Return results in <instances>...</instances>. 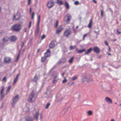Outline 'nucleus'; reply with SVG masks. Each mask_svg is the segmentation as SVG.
Returning <instances> with one entry per match:
<instances>
[{
	"label": "nucleus",
	"mask_w": 121,
	"mask_h": 121,
	"mask_svg": "<svg viewBox=\"0 0 121 121\" xmlns=\"http://www.w3.org/2000/svg\"><path fill=\"white\" fill-rule=\"evenodd\" d=\"M34 91L33 90L32 91L28 99V102H34L35 100V98H34L35 94L34 93Z\"/></svg>",
	"instance_id": "nucleus-2"
},
{
	"label": "nucleus",
	"mask_w": 121,
	"mask_h": 121,
	"mask_svg": "<svg viewBox=\"0 0 121 121\" xmlns=\"http://www.w3.org/2000/svg\"><path fill=\"white\" fill-rule=\"evenodd\" d=\"M50 103H48L46 104V106L45 107V108L46 109L48 108L49 106L50 105Z\"/></svg>",
	"instance_id": "nucleus-30"
},
{
	"label": "nucleus",
	"mask_w": 121,
	"mask_h": 121,
	"mask_svg": "<svg viewBox=\"0 0 121 121\" xmlns=\"http://www.w3.org/2000/svg\"><path fill=\"white\" fill-rule=\"evenodd\" d=\"M2 81H4L5 82H7V79L5 77H4L2 79Z\"/></svg>",
	"instance_id": "nucleus-33"
},
{
	"label": "nucleus",
	"mask_w": 121,
	"mask_h": 121,
	"mask_svg": "<svg viewBox=\"0 0 121 121\" xmlns=\"http://www.w3.org/2000/svg\"><path fill=\"white\" fill-rule=\"evenodd\" d=\"M4 44V43H2L0 42V47H2Z\"/></svg>",
	"instance_id": "nucleus-41"
},
{
	"label": "nucleus",
	"mask_w": 121,
	"mask_h": 121,
	"mask_svg": "<svg viewBox=\"0 0 121 121\" xmlns=\"http://www.w3.org/2000/svg\"><path fill=\"white\" fill-rule=\"evenodd\" d=\"M108 47V51L109 52H110L111 51V49L110 47L109 46Z\"/></svg>",
	"instance_id": "nucleus-50"
},
{
	"label": "nucleus",
	"mask_w": 121,
	"mask_h": 121,
	"mask_svg": "<svg viewBox=\"0 0 121 121\" xmlns=\"http://www.w3.org/2000/svg\"><path fill=\"white\" fill-rule=\"evenodd\" d=\"M74 57L73 56L72 57L71 59L69 60H73L74 59Z\"/></svg>",
	"instance_id": "nucleus-45"
},
{
	"label": "nucleus",
	"mask_w": 121,
	"mask_h": 121,
	"mask_svg": "<svg viewBox=\"0 0 121 121\" xmlns=\"http://www.w3.org/2000/svg\"><path fill=\"white\" fill-rule=\"evenodd\" d=\"M67 81V80L65 78V79L63 80L62 81V83H65Z\"/></svg>",
	"instance_id": "nucleus-29"
},
{
	"label": "nucleus",
	"mask_w": 121,
	"mask_h": 121,
	"mask_svg": "<svg viewBox=\"0 0 121 121\" xmlns=\"http://www.w3.org/2000/svg\"><path fill=\"white\" fill-rule=\"evenodd\" d=\"M4 60H11V59L9 57H5L4 59Z\"/></svg>",
	"instance_id": "nucleus-25"
},
{
	"label": "nucleus",
	"mask_w": 121,
	"mask_h": 121,
	"mask_svg": "<svg viewBox=\"0 0 121 121\" xmlns=\"http://www.w3.org/2000/svg\"><path fill=\"white\" fill-rule=\"evenodd\" d=\"M30 118H26V121H30Z\"/></svg>",
	"instance_id": "nucleus-43"
},
{
	"label": "nucleus",
	"mask_w": 121,
	"mask_h": 121,
	"mask_svg": "<svg viewBox=\"0 0 121 121\" xmlns=\"http://www.w3.org/2000/svg\"><path fill=\"white\" fill-rule=\"evenodd\" d=\"M92 1L93 2H94L95 4H96L97 2L95 0H92Z\"/></svg>",
	"instance_id": "nucleus-51"
},
{
	"label": "nucleus",
	"mask_w": 121,
	"mask_h": 121,
	"mask_svg": "<svg viewBox=\"0 0 121 121\" xmlns=\"http://www.w3.org/2000/svg\"><path fill=\"white\" fill-rule=\"evenodd\" d=\"M54 5V3L52 1H50L47 4V6L49 8H50L52 7Z\"/></svg>",
	"instance_id": "nucleus-7"
},
{
	"label": "nucleus",
	"mask_w": 121,
	"mask_h": 121,
	"mask_svg": "<svg viewBox=\"0 0 121 121\" xmlns=\"http://www.w3.org/2000/svg\"><path fill=\"white\" fill-rule=\"evenodd\" d=\"M40 50V49H38V50H37V53L38 52H39Z\"/></svg>",
	"instance_id": "nucleus-61"
},
{
	"label": "nucleus",
	"mask_w": 121,
	"mask_h": 121,
	"mask_svg": "<svg viewBox=\"0 0 121 121\" xmlns=\"http://www.w3.org/2000/svg\"><path fill=\"white\" fill-rule=\"evenodd\" d=\"M75 48V47H73L72 46H70V50H71L72 49H74Z\"/></svg>",
	"instance_id": "nucleus-40"
},
{
	"label": "nucleus",
	"mask_w": 121,
	"mask_h": 121,
	"mask_svg": "<svg viewBox=\"0 0 121 121\" xmlns=\"http://www.w3.org/2000/svg\"><path fill=\"white\" fill-rule=\"evenodd\" d=\"M38 79V78L37 77V74H36L33 79H32V81L34 82H36L37 81Z\"/></svg>",
	"instance_id": "nucleus-16"
},
{
	"label": "nucleus",
	"mask_w": 121,
	"mask_h": 121,
	"mask_svg": "<svg viewBox=\"0 0 121 121\" xmlns=\"http://www.w3.org/2000/svg\"><path fill=\"white\" fill-rule=\"evenodd\" d=\"M45 35H42V36L41 37V39H44L45 38Z\"/></svg>",
	"instance_id": "nucleus-38"
},
{
	"label": "nucleus",
	"mask_w": 121,
	"mask_h": 121,
	"mask_svg": "<svg viewBox=\"0 0 121 121\" xmlns=\"http://www.w3.org/2000/svg\"><path fill=\"white\" fill-rule=\"evenodd\" d=\"M18 79H17L16 78H15V79H14V81H13V85L15 84L16 83Z\"/></svg>",
	"instance_id": "nucleus-26"
},
{
	"label": "nucleus",
	"mask_w": 121,
	"mask_h": 121,
	"mask_svg": "<svg viewBox=\"0 0 121 121\" xmlns=\"http://www.w3.org/2000/svg\"><path fill=\"white\" fill-rule=\"evenodd\" d=\"M27 28H24V30H25V32H26V30H27Z\"/></svg>",
	"instance_id": "nucleus-53"
},
{
	"label": "nucleus",
	"mask_w": 121,
	"mask_h": 121,
	"mask_svg": "<svg viewBox=\"0 0 121 121\" xmlns=\"http://www.w3.org/2000/svg\"><path fill=\"white\" fill-rule=\"evenodd\" d=\"M71 18V15L69 14H68L65 16L64 18V21L67 24L69 23Z\"/></svg>",
	"instance_id": "nucleus-3"
},
{
	"label": "nucleus",
	"mask_w": 121,
	"mask_h": 121,
	"mask_svg": "<svg viewBox=\"0 0 121 121\" xmlns=\"http://www.w3.org/2000/svg\"><path fill=\"white\" fill-rule=\"evenodd\" d=\"M31 8H30V12H31Z\"/></svg>",
	"instance_id": "nucleus-63"
},
{
	"label": "nucleus",
	"mask_w": 121,
	"mask_h": 121,
	"mask_svg": "<svg viewBox=\"0 0 121 121\" xmlns=\"http://www.w3.org/2000/svg\"><path fill=\"white\" fill-rule=\"evenodd\" d=\"M9 40L11 41L14 42L16 41L17 39V37L16 36L14 35L12 36L9 37Z\"/></svg>",
	"instance_id": "nucleus-9"
},
{
	"label": "nucleus",
	"mask_w": 121,
	"mask_h": 121,
	"mask_svg": "<svg viewBox=\"0 0 121 121\" xmlns=\"http://www.w3.org/2000/svg\"><path fill=\"white\" fill-rule=\"evenodd\" d=\"M56 1L57 2L56 3L59 5H62L63 4V2L62 0H56Z\"/></svg>",
	"instance_id": "nucleus-18"
},
{
	"label": "nucleus",
	"mask_w": 121,
	"mask_h": 121,
	"mask_svg": "<svg viewBox=\"0 0 121 121\" xmlns=\"http://www.w3.org/2000/svg\"><path fill=\"white\" fill-rule=\"evenodd\" d=\"M20 75L19 74H17L16 75V77L15 78H16L18 79V77H19V76Z\"/></svg>",
	"instance_id": "nucleus-42"
},
{
	"label": "nucleus",
	"mask_w": 121,
	"mask_h": 121,
	"mask_svg": "<svg viewBox=\"0 0 121 121\" xmlns=\"http://www.w3.org/2000/svg\"><path fill=\"white\" fill-rule=\"evenodd\" d=\"M117 34L119 35L121 33V32L120 31H119L118 30H117Z\"/></svg>",
	"instance_id": "nucleus-46"
},
{
	"label": "nucleus",
	"mask_w": 121,
	"mask_h": 121,
	"mask_svg": "<svg viewBox=\"0 0 121 121\" xmlns=\"http://www.w3.org/2000/svg\"><path fill=\"white\" fill-rule=\"evenodd\" d=\"M58 23V21H57L56 22V24L55 26L56 27L57 26Z\"/></svg>",
	"instance_id": "nucleus-39"
},
{
	"label": "nucleus",
	"mask_w": 121,
	"mask_h": 121,
	"mask_svg": "<svg viewBox=\"0 0 121 121\" xmlns=\"http://www.w3.org/2000/svg\"><path fill=\"white\" fill-rule=\"evenodd\" d=\"M22 26L20 24H16L13 26L11 27L13 31L19 32L22 29Z\"/></svg>",
	"instance_id": "nucleus-1"
},
{
	"label": "nucleus",
	"mask_w": 121,
	"mask_h": 121,
	"mask_svg": "<svg viewBox=\"0 0 121 121\" xmlns=\"http://www.w3.org/2000/svg\"><path fill=\"white\" fill-rule=\"evenodd\" d=\"M72 33L71 31L69 30H67L64 32V35L66 37L69 36Z\"/></svg>",
	"instance_id": "nucleus-5"
},
{
	"label": "nucleus",
	"mask_w": 121,
	"mask_h": 121,
	"mask_svg": "<svg viewBox=\"0 0 121 121\" xmlns=\"http://www.w3.org/2000/svg\"><path fill=\"white\" fill-rule=\"evenodd\" d=\"M34 12H33L32 13V17H31V18L32 19H33L34 18Z\"/></svg>",
	"instance_id": "nucleus-37"
},
{
	"label": "nucleus",
	"mask_w": 121,
	"mask_h": 121,
	"mask_svg": "<svg viewBox=\"0 0 121 121\" xmlns=\"http://www.w3.org/2000/svg\"><path fill=\"white\" fill-rule=\"evenodd\" d=\"M93 50L94 52L97 53H99L100 52V49L97 47H94L93 48Z\"/></svg>",
	"instance_id": "nucleus-12"
},
{
	"label": "nucleus",
	"mask_w": 121,
	"mask_h": 121,
	"mask_svg": "<svg viewBox=\"0 0 121 121\" xmlns=\"http://www.w3.org/2000/svg\"><path fill=\"white\" fill-rule=\"evenodd\" d=\"M110 121H115V120L113 119H111Z\"/></svg>",
	"instance_id": "nucleus-59"
},
{
	"label": "nucleus",
	"mask_w": 121,
	"mask_h": 121,
	"mask_svg": "<svg viewBox=\"0 0 121 121\" xmlns=\"http://www.w3.org/2000/svg\"><path fill=\"white\" fill-rule=\"evenodd\" d=\"M38 16V22L37 23L38 26L37 28V29L35 31V33L37 34H38L39 33V30L38 29L39 27V24L40 23V15H39V16Z\"/></svg>",
	"instance_id": "nucleus-8"
},
{
	"label": "nucleus",
	"mask_w": 121,
	"mask_h": 121,
	"mask_svg": "<svg viewBox=\"0 0 121 121\" xmlns=\"http://www.w3.org/2000/svg\"><path fill=\"white\" fill-rule=\"evenodd\" d=\"M99 30L98 32H97L96 31H94V32L95 34H97L99 32Z\"/></svg>",
	"instance_id": "nucleus-58"
},
{
	"label": "nucleus",
	"mask_w": 121,
	"mask_h": 121,
	"mask_svg": "<svg viewBox=\"0 0 121 121\" xmlns=\"http://www.w3.org/2000/svg\"><path fill=\"white\" fill-rule=\"evenodd\" d=\"M4 87H3L2 88V89L1 91L0 94H3V93L4 92Z\"/></svg>",
	"instance_id": "nucleus-35"
},
{
	"label": "nucleus",
	"mask_w": 121,
	"mask_h": 121,
	"mask_svg": "<svg viewBox=\"0 0 121 121\" xmlns=\"http://www.w3.org/2000/svg\"><path fill=\"white\" fill-rule=\"evenodd\" d=\"M62 30V28L61 26H60V27H59L57 29L56 31V33L57 34H59L61 32Z\"/></svg>",
	"instance_id": "nucleus-20"
},
{
	"label": "nucleus",
	"mask_w": 121,
	"mask_h": 121,
	"mask_svg": "<svg viewBox=\"0 0 121 121\" xmlns=\"http://www.w3.org/2000/svg\"><path fill=\"white\" fill-rule=\"evenodd\" d=\"M101 55H100L99 56H97V58H100L101 57Z\"/></svg>",
	"instance_id": "nucleus-49"
},
{
	"label": "nucleus",
	"mask_w": 121,
	"mask_h": 121,
	"mask_svg": "<svg viewBox=\"0 0 121 121\" xmlns=\"http://www.w3.org/2000/svg\"><path fill=\"white\" fill-rule=\"evenodd\" d=\"M47 57H46V56H45L44 55V57H42V60H46V58Z\"/></svg>",
	"instance_id": "nucleus-32"
},
{
	"label": "nucleus",
	"mask_w": 121,
	"mask_h": 121,
	"mask_svg": "<svg viewBox=\"0 0 121 121\" xmlns=\"http://www.w3.org/2000/svg\"><path fill=\"white\" fill-rule=\"evenodd\" d=\"M30 0H29V2H28V4L29 5L30 4Z\"/></svg>",
	"instance_id": "nucleus-62"
},
{
	"label": "nucleus",
	"mask_w": 121,
	"mask_h": 121,
	"mask_svg": "<svg viewBox=\"0 0 121 121\" xmlns=\"http://www.w3.org/2000/svg\"><path fill=\"white\" fill-rule=\"evenodd\" d=\"M65 73L64 72V73H63L61 75L62 76V77H63L65 75Z\"/></svg>",
	"instance_id": "nucleus-57"
},
{
	"label": "nucleus",
	"mask_w": 121,
	"mask_h": 121,
	"mask_svg": "<svg viewBox=\"0 0 121 121\" xmlns=\"http://www.w3.org/2000/svg\"><path fill=\"white\" fill-rule=\"evenodd\" d=\"M73 61H69V63H71Z\"/></svg>",
	"instance_id": "nucleus-60"
},
{
	"label": "nucleus",
	"mask_w": 121,
	"mask_h": 121,
	"mask_svg": "<svg viewBox=\"0 0 121 121\" xmlns=\"http://www.w3.org/2000/svg\"><path fill=\"white\" fill-rule=\"evenodd\" d=\"M105 100L108 104H112V99L108 97H107L105 98Z\"/></svg>",
	"instance_id": "nucleus-11"
},
{
	"label": "nucleus",
	"mask_w": 121,
	"mask_h": 121,
	"mask_svg": "<svg viewBox=\"0 0 121 121\" xmlns=\"http://www.w3.org/2000/svg\"><path fill=\"white\" fill-rule=\"evenodd\" d=\"M85 51V49H82L80 50H79L78 51V53H82L83 52H84Z\"/></svg>",
	"instance_id": "nucleus-27"
},
{
	"label": "nucleus",
	"mask_w": 121,
	"mask_h": 121,
	"mask_svg": "<svg viewBox=\"0 0 121 121\" xmlns=\"http://www.w3.org/2000/svg\"><path fill=\"white\" fill-rule=\"evenodd\" d=\"M19 54L18 56H17V59H16L17 60H18V57H19Z\"/></svg>",
	"instance_id": "nucleus-52"
},
{
	"label": "nucleus",
	"mask_w": 121,
	"mask_h": 121,
	"mask_svg": "<svg viewBox=\"0 0 121 121\" xmlns=\"http://www.w3.org/2000/svg\"><path fill=\"white\" fill-rule=\"evenodd\" d=\"M51 52L49 49L47 50L46 52L44 53V55L46 57L49 56L50 55Z\"/></svg>",
	"instance_id": "nucleus-10"
},
{
	"label": "nucleus",
	"mask_w": 121,
	"mask_h": 121,
	"mask_svg": "<svg viewBox=\"0 0 121 121\" xmlns=\"http://www.w3.org/2000/svg\"><path fill=\"white\" fill-rule=\"evenodd\" d=\"M92 48H90L85 53V54L86 55H88L89 53H90L92 51Z\"/></svg>",
	"instance_id": "nucleus-15"
},
{
	"label": "nucleus",
	"mask_w": 121,
	"mask_h": 121,
	"mask_svg": "<svg viewBox=\"0 0 121 121\" xmlns=\"http://www.w3.org/2000/svg\"><path fill=\"white\" fill-rule=\"evenodd\" d=\"M31 22H29V28H30V27H31Z\"/></svg>",
	"instance_id": "nucleus-47"
},
{
	"label": "nucleus",
	"mask_w": 121,
	"mask_h": 121,
	"mask_svg": "<svg viewBox=\"0 0 121 121\" xmlns=\"http://www.w3.org/2000/svg\"><path fill=\"white\" fill-rule=\"evenodd\" d=\"M105 44L106 45L108 46L109 47V46H108V42L107 41H105Z\"/></svg>",
	"instance_id": "nucleus-44"
},
{
	"label": "nucleus",
	"mask_w": 121,
	"mask_h": 121,
	"mask_svg": "<svg viewBox=\"0 0 121 121\" xmlns=\"http://www.w3.org/2000/svg\"><path fill=\"white\" fill-rule=\"evenodd\" d=\"M9 37L8 36H6L3 38V42H7L9 41Z\"/></svg>",
	"instance_id": "nucleus-13"
},
{
	"label": "nucleus",
	"mask_w": 121,
	"mask_h": 121,
	"mask_svg": "<svg viewBox=\"0 0 121 121\" xmlns=\"http://www.w3.org/2000/svg\"><path fill=\"white\" fill-rule=\"evenodd\" d=\"M20 17V16L19 15L16 14V15H14L13 17V19L15 20H19Z\"/></svg>",
	"instance_id": "nucleus-14"
},
{
	"label": "nucleus",
	"mask_w": 121,
	"mask_h": 121,
	"mask_svg": "<svg viewBox=\"0 0 121 121\" xmlns=\"http://www.w3.org/2000/svg\"><path fill=\"white\" fill-rule=\"evenodd\" d=\"M24 43L23 42H22V45L21 46V48L24 46Z\"/></svg>",
	"instance_id": "nucleus-56"
},
{
	"label": "nucleus",
	"mask_w": 121,
	"mask_h": 121,
	"mask_svg": "<svg viewBox=\"0 0 121 121\" xmlns=\"http://www.w3.org/2000/svg\"><path fill=\"white\" fill-rule=\"evenodd\" d=\"M58 79L57 76L56 75L53 78V83H54L55 82L57 81Z\"/></svg>",
	"instance_id": "nucleus-21"
},
{
	"label": "nucleus",
	"mask_w": 121,
	"mask_h": 121,
	"mask_svg": "<svg viewBox=\"0 0 121 121\" xmlns=\"http://www.w3.org/2000/svg\"><path fill=\"white\" fill-rule=\"evenodd\" d=\"M11 86H9L8 87L6 91V95H7L8 94V92H9L10 90V89L11 88Z\"/></svg>",
	"instance_id": "nucleus-23"
},
{
	"label": "nucleus",
	"mask_w": 121,
	"mask_h": 121,
	"mask_svg": "<svg viewBox=\"0 0 121 121\" xmlns=\"http://www.w3.org/2000/svg\"><path fill=\"white\" fill-rule=\"evenodd\" d=\"M93 23V21L92 19H91L89 21V23L87 26L89 28H91L92 26V24Z\"/></svg>",
	"instance_id": "nucleus-19"
},
{
	"label": "nucleus",
	"mask_w": 121,
	"mask_h": 121,
	"mask_svg": "<svg viewBox=\"0 0 121 121\" xmlns=\"http://www.w3.org/2000/svg\"><path fill=\"white\" fill-rule=\"evenodd\" d=\"M116 39H114L113 40V41H116Z\"/></svg>",
	"instance_id": "nucleus-64"
},
{
	"label": "nucleus",
	"mask_w": 121,
	"mask_h": 121,
	"mask_svg": "<svg viewBox=\"0 0 121 121\" xmlns=\"http://www.w3.org/2000/svg\"><path fill=\"white\" fill-rule=\"evenodd\" d=\"M107 54L108 55H111V53H108V52H107Z\"/></svg>",
	"instance_id": "nucleus-55"
},
{
	"label": "nucleus",
	"mask_w": 121,
	"mask_h": 121,
	"mask_svg": "<svg viewBox=\"0 0 121 121\" xmlns=\"http://www.w3.org/2000/svg\"><path fill=\"white\" fill-rule=\"evenodd\" d=\"M0 96L1 98H2V99H3L4 97V95H3L2 94H0Z\"/></svg>",
	"instance_id": "nucleus-48"
},
{
	"label": "nucleus",
	"mask_w": 121,
	"mask_h": 121,
	"mask_svg": "<svg viewBox=\"0 0 121 121\" xmlns=\"http://www.w3.org/2000/svg\"><path fill=\"white\" fill-rule=\"evenodd\" d=\"M74 4L75 5H78L79 4V2L78 1H76L74 2Z\"/></svg>",
	"instance_id": "nucleus-36"
},
{
	"label": "nucleus",
	"mask_w": 121,
	"mask_h": 121,
	"mask_svg": "<svg viewBox=\"0 0 121 121\" xmlns=\"http://www.w3.org/2000/svg\"><path fill=\"white\" fill-rule=\"evenodd\" d=\"M78 77V76H74L72 78V80H74L77 79Z\"/></svg>",
	"instance_id": "nucleus-28"
},
{
	"label": "nucleus",
	"mask_w": 121,
	"mask_h": 121,
	"mask_svg": "<svg viewBox=\"0 0 121 121\" xmlns=\"http://www.w3.org/2000/svg\"><path fill=\"white\" fill-rule=\"evenodd\" d=\"M19 96L17 95L15 96V97H13V101L12 103V105H14L16 103V102L18 100L19 98Z\"/></svg>",
	"instance_id": "nucleus-4"
},
{
	"label": "nucleus",
	"mask_w": 121,
	"mask_h": 121,
	"mask_svg": "<svg viewBox=\"0 0 121 121\" xmlns=\"http://www.w3.org/2000/svg\"><path fill=\"white\" fill-rule=\"evenodd\" d=\"M87 34H85L84 35H83V37H86V35H87Z\"/></svg>",
	"instance_id": "nucleus-54"
},
{
	"label": "nucleus",
	"mask_w": 121,
	"mask_h": 121,
	"mask_svg": "<svg viewBox=\"0 0 121 121\" xmlns=\"http://www.w3.org/2000/svg\"><path fill=\"white\" fill-rule=\"evenodd\" d=\"M56 41L52 40L50 44L49 47L50 48H52L54 47L56 44Z\"/></svg>",
	"instance_id": "nucleus-6"
},
{
	"label": "nucleus",
	"mask_w": 121,
	"mask_h": 121,
	"mask_svg": "<svg viewBox=\"0 0 121 121\" xmlns=\"http://www.w3.org/2000/svg\"><path fill=\"white\" fill-rule=\"evenodd\" d=\"M39 111H38L36 113V115L34 116V117L35 119L36 120L38 121V118L39 116Z\"/></svg>",
	"instance_id": "nucleus-17"
},
{
	"label": "nucleus",
	"mask_w": 121,
	"mask_h": 121,
	"mask_svg": "<svg viewBox=\"0 0 121 121\" xmlns=\"http://www.w3.org/2000/svg\"><path fill=\"white\" fill-rule=\"evenodd\" d=\"M11 63V61H4V63L5 64H9Z\"/></svg>",
	"instance_id": "nucleus-31"
},
{
	"label": "nucleus",
	"mask_w": 121,
	"mask_h": 121,
	"mask_svg": "<svg viewBox=\"0 0 121 121\" xmlns=\"http://www.w3.org/2000/svg\"><path fill=\"white\" fill-rule=\"evenodd\" d=\"M65 6L67 9H69V5L68 3L66 2H65Z\"/></svg>",
	"instance_id": "nucleus-22"
},
{
	"label": "nucleus",
	"mask_w": 121,
	"mask_h": 121,
	"mask_svg": "<svg viewBox=\"0 0 121 121\" xmlns=\"http://www.w3.org/2000/svg\"><path fill=\"white\" fill-rule=\"evenodd\" d=\"M103 11L102 10H101V17H103Z\"/></svg>",
	"instance_id": "nucleus-34"
},
{
	"label": "nucleus",
	"mask_w": 121,
	"mask_h": 121,
	"mask_svg": "<svg viewBox=\"0 0 121 121\" xmlns=\"http://www.w3.org/2000/svg\"><path fill=\"white\" fill-rule=\"evenodd\" d=\"M87 114L89 116L92 115V112L91 110H89L87 112Z\"/></svg>",
	"instance_id": "nucleus-24"
}]
</instances>
